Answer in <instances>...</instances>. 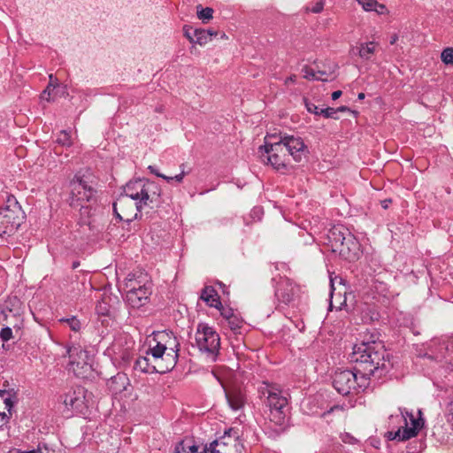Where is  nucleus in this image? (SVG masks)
I'll return each instance as SVG.
<instances>
[{"label": "nucleus", "instance_id": "obj_1", "mask_svg": "<svg viewBox=\"0 0 453 453\" xmlns=\"http://www.w3.org/2000/svg\"><path fill=\"white\" fill-rule=\"evenodd\" d=\"M350 360L356 364L353 370H337L333 377L334 388L342 395L364 391L369 386L370 377L384 366L383 347L374 341L357 343Z\"/></svg>", "mask_w": 453, "mask_h": 453}, {"label": "nucleus", "instance_id": "obj_2", "mask_svg": "<svg viewBox=\"0 0 453 453\" xmlns=\"http://www.w3.org/2000/svg\"><path fill=\"white\" fill-rule=\"evenodd\" d=\"M179 351L180 342L173 332H156L149 342L146 356L139 357L134 368L146 373H165L176 365Z\"/></svg>", "mask_w": 453, "mask_h": 453}, {"label": "nucleus", "instance_id": "obj_3", "mask_svg": "<svg viewBox=\"0 0 453 453\" xmlns=\"http://www.w3.org/2000/svg\"><path fill=\"white\" fill-rule=\"evenodd\" d=\"M307 152V147L301 137L281 133L279 135L267 134L265 144L258 148L262 161L282 173L288 170L290 157L296 162H300Z\"/></svg>", "mask_w": 453, "mask_h": 453}, {"label": "nucleus", "instance_id": "obj_4", "mask_svg": "<svg viewBox=\"0 0 453 453\" xmlns=\"http://www.w3.org/2000/svg\"><path fill=\"white\" fill-rule=\"evenodd\" d=\"M159 196L160 188L155 182L142 179L131 180L125 186L124 195L113 203L114 213L120 220L131 222L133 219L129 218L127 212L123 211L124 215H121L118 211L119 208L122 209L127 205L128 198L136 201L135 207L140 211L142 206L153 207L159 202Z\"/></svg>", "mask_w": 453, "mask_h": 453}, {"label": "nucleus", "instance_id": "obj_5", "mask_svg": "<svg viewBox=\"0 0 453 453\" xmlns=\"http://www.w3.org/2000/svg\"><path fill=\"white\" fill-rule=\"evenodd\" d=\"M328 244L334 253L348 261L359 257L360 244L357 239L343 226H334L327 234Z\"/></svg>", "mask_w": 453, "mask_h": 453}, {"label": "nucleus", "instance_id": "obj_6", "mask_svg": "<svg viewBox=\"0 0 453 453\" xmlns=\"http://www.w3.org/2000/svg\"><path fill=\"white\" fill-rule=\"evenodd\" d=\"M259 397L270 410L269 418L275 425L281 426L285 422V409L288 405L287 397L275 384L262 382L258 387Z\"/></svg>", "mask_w": 453, "mask_h": 453}, {"label": "nucleus", "instance_id": "obj_7", "mask_svg": "<svg viewBox=\"0 0 453 453\" xmlns=\"http://www.w3.org/2000/svg\"><path fill=\"white\" fill-rule=\"evenodd\" d=\"M194 346L208 362H215L220 348L219 335L213 327L199 323L195 334Z\"/></svg>", "mask_w": 453, "mask_h": 453}, {"label": "nucleus", "instance_id": "obj_8", "mask_svg": "<svg viewBox=\"0 0 453 453\" xmlns=\"http://www.w3.org/2000/svg\"><path fill=\"white\" fill-rule=\"evenodd\" d=\"M25 213L14 196H7L5 204L0 208V236L12 235L20 226Z\"/></svg>", "mask_w": 453, "mask_h": 453}, {"label": "nucleus", "instance_id": "obj_9", "mask_svg": "<svg viewBox=\"0 0 453 453\" xmlns=\"http://www.w3.org/2000/svg\"><path fill=\"white\" fill-rule=\"evenodd\" d=\"M66 355L69 357L68 370L75 376L84 378L91 371L88 354L80 344L66 345Z\"/></svg>", "mask_w": 453, "mask_h": 453}, {"label": "nucleus", "instance_id": "obj_10", "mask_svg": "<svg viewBox=\"0 0 453 453\" xmlns=\"http://www.w3.org/2000/svg\"><path fill=\"white\" fill-rule=\"evenodd\" d=\"M70 205L73 207L83 206L85 203L92 201L96 195L95 188L82 177L75 176L70 182Z\"/></svg>", "mask_w": 453, "mask_h": 453}, {"label": "nucleus", "instance_id": "obj_11", "mask_svg": "<svg viewBox=\"0 0 453 453\" xmlns=\"http://www.w3.org/2000/svg\"><path fill=\"white\" fill-rule=\"evenodd\" d=\"M243 445L238 433L234 429L225 432L224 435L209 445L210 453H242Z\"/></svg>", "mask_w": 453, "mask_h": 453}, {"label": "nucleus", "instance_id": "obj_12", "mask_svg": "<svg viewBox=\"0 0 453 453\" xmlns=\"http://www.w3.org/2000/svg\"><path fill=\"white\" fill-rule=\"evenodd\" d=\"M91 393L82 387H76L63 396L65 406L76 413H84L91 402Z\"/></svg>", "mask_w": 453, "mask_h": 453}, {"label": "nucleus", "instance_id": "obj_13", "mask_svg": "<svg viewBox=\"0 0 453 453\" xmlns=\"http://www.w3.org/2000/svg\"><path fill=\"white\" fill-rule=\"evenodd\" d=\"M295 294L296 287L289 279H282L279 281L275 289V296L280 302L285 304L289 303Z\"/></svg>", "mask_w": 453, "mask_h": 453}, {"label": "nucleus", "instance_id": "obj_14", "mask_svg": "<svg viewBox=\"0 0 453 453\" xmlns=\"http://www.w3.org/2000/svg\"><path fill=\"white\" fill-rule=\"evenodd\" d=\"M151 295V285H143L142 288L136 291H127L126 295L127 302L134 308H139L146 303Z\"/></svg>", "mask_w": 453, "mask_h": 453}, {"label": "nucleus", "instance_id": "obj_15", "mask_svg": "<svg viewBox=\"0 0 453 453\" xmlns=\"http://www.w3.org/2000/svg\"><path fill=\"white\" fill-rule=\"evenodd\" d=\"M125 289L127 291H136L138 288H142L143 285H151V282L147 274L139 273H129L125 279Z\"/></svg>", "mask_w": 453, "mask_h": 453}, {"label": "nucleus", "instance_id": "obj_16", "mask_svg": "<svg viewBox=\"0 0 453 453\" xmlns=\"http://www.w3.org/2000/svg\"><path fill=\"white\" fill-rule=\"evenodd\" d=\"M410 417L411 421V426H408V425L406 424L405 426L399 428L394 434V439H396L398 441H406L417 435L418 430L421 427L420 422L419 420L415 419L412 415H410Z\"/></svg>", "mask_w": 453, "mask_h": 453}, {"label": "nucleus", "instance_id": "obj_17", "mask_svg": "<svg viewBox=\"0 0 453 453\" xmlns=\"http://www.w3.org/2000/svg\"><path fill=\"white\" fill-rule=\"evenodd\" d=\"M378 47V42L374 41L360 42L357 46V55L364 61L372 60V56L375 54Z\"/></svg>", "mask_w": 453, "mask_h": 453}, {"label": "nucleus", "instance_id": "obj_18", "mask_svg": "<svg viewBox=\"0 0 453 453\" xmlns=\"http://www.w3.org/2000/svg\"><path fill=\"white\" fill-rule=\"evenodd\" d=\"M429 348L431 349H434V351L432 350V352L435 354L436 357H442L447 351H449L450 349H453V341L445 339H434L431 341Z\"/></svg>", "mask_w": 453, "mask_h": 453}, {"label": "nucleus", "instance_id": "obj_19", "mask_svg": "<svg viewBox=\"0 0 453 453\" xmlns=\"http://www.w3.org/2000/svg\"><path fill=\"white\" fill-rule=\"evenodd\" d=\"M129 380L124 373H118L109 382V388L113 394H119L127 389Z\"/></svg>", "mask_w": 453, "mask_h": 453}, {"label": "nucleus", "instance_id": "obj_20", "mask_svg": "<svg viewBox=\"0 0 453 453\" xmlns=\"http://www.w3.org/2000/svg\"><path fill=\"white\" fill-rule=\"evenodd\" d=\"M365 12H375L379 15L388 14V10L385 4L377 0H357Z\"/></svg>", "mask_w": 453, "mask_h": 453}, {"label": "nucleus", "instance_id": "obj_21", "mask_svg": "<svg viewBox=\"0 0 453 453\" xmlns=\"http://www.w3.org/2000/svg\"><path fill=\"white\" fill-rule=\"evenodd\" d=\"M201 299L211 307L219 308V306H221L217 291L211 286H207L203 289Z\"/></svg>", "mask_w": 453, "mask_h": 453}, {"label": "nucleus", "instance_id": "obj_22", "mask_svg": "<svg viewBox=\"0 0 453 453\" xmlns=\"http://www.w3.org/2000/svg\"><path fill=\"white\" fill-rule=\"evenodd\" d=\"M198 446L191 444L188 440L180 441L175 448V453H210L209 446H206L201 452L198 451Z\"/></svg>", "mask_w": 453, "mask_h": 453}, {"label": "nucleus", "instance_id": "obj_23", "mask_svg": "<svg viewBox=\"0 0 453 453\" xmlns=\"http://www.w3.org/2000/svg\"><path fill=\"white\" fill-rule=\"evenodd\" d=\"M226 398L230 407L234 411L240 410L244 404V397L239 392L227 393Z\"/></svg>", "mask_w": 453, "mask_h": 453}, {"label": "nucleus", "instance_id": "obj_24", "mask_svg": "<svg viewBox=\"0 0 453 453\" xmlns=\"http://www.w3.org/2000/svg\"><path fill=\"white\" fill-rule=\"evenodd\" d=\"M8 453H54L52 450L49 449V447L45 443H38L36 448L21 449H12L8 451Z\"/></svg>", "mask_w": 453, "mask_h": 453}, {"label": "nucleus", "instance_id": "obj_25", "mask_svg": "<svg viewBox=\"0 0 453 453\" xmlns=\"http://www.w3.org/2000/svg\"><path fill=\"white\" fill-rule=\"evenodd\" d=\"M194 35L196 36L195 43L201 46L210 42V30L196 28L194 29Z\"/></svg>", "mask_w": 453, "mask_h": 453}, {"label": "nucleus", "instance_id": "obj_26", "mask_svg": "<svg viewBox=\"0 0 453 453\" xmlns=\"http://www.w3.org/2000/svg\"><path fill=\"white\" fill-rule=\"evenodd\" d=\"M58 322L67 326L73 332H79L81 327V321L75 316L62 318Z\"/></svg>", "mask_w": 453, "mask_h": 453}, {"label": "nucleus", "instance_id": "obj_27", "mask_svg": "<svg viewBox=\"0 0 453 453\" xmlns=\"http://www.w3.org/2000/svg\"><path fill=\"white\" fill-rule=\"evenodd\" d=\"M303 78L307 80H316V81H327V77H321L317 74V71H315L312 68L310 67H304L303 69Z\"/></svg>", "mask_w": 453, "mask_h": 453}, {"label": "nucleus", "instance_id": "obj_28", "mask_svg": "<svg viewBox=\"0 0 453 453\" xmlns=\"http://www.w3.org/2000/svg\"><path fill=\"white\" fill-rule=\"evenodd\" d=\"M57 142L62 146L69 147L73 144L70 134L64 130L61 131L57 138Z\"/></svg>", "mask_w": 453, "mask_h": 453}, {"label": "nucleus", "instance_id": "obj_29", "mask_svg": "<svg viewBox=\"0 0 453 453\" xmlns=\"http://www.w3.org/2000/svg\"><path fill=\"white\" fill-rule=\"evenodd\" d=\"M57 79L53 77L52 74L50 75V83L47 88L43 90L42 98L47 101H50V96L51 94V88L54 89L57 87Z\"/></svg>", "mask_w": 453, "mask_h": 453}, {"label": "nucleus", "instance_id": "obj_30", "mask_svg": "<svg viewBox=\"0 0 453 453\" xmlns=\"http://www.w3.org/2000/svg\"><path fill=\"white\" fill-rule=\"evenodd\" d=\"M226 323L232 331L236 332L242 327L243 321L237 314H234Z\"/></svg>", "mask_w": 453, "mask_h": 453}, {"label": "nucleus", "instance_id": "obj_31", "mask_svg": "<svg viewBox=\"0 0 453 453\" xmlns=\"http://www.w3.org/2000/svg\"><path fill=\"white\" fill-rule=\"evenodd\" d=\"M213 10L210 7L201 8L200 11H197V16L203 22H206L212 19Z\"/></svg>", "mask_w": 453, "mask_h": 453}, {"label": "nucleus", "instance_id": "obj_32", "mask_svg": "<svg viewBox=\"0 0 453 453\" xmlns=\"http://www.w3.org/2000/svg\"><path fill=\"white\" fill-rule=\"evenodd\" d=\"M441 61L446 65H453V48H446L441 54Z\"/></svg>", "mask_w": 453, "mask_h": 453}, {"label": "nucleus", "instance_id": "obj_33", "mask_svg": "<svg viewBox=\"0 0 453 453\" xmlns=\"http://www.w3.org/2000/svg\"><path fill=\"white\" fill-rule=\"evenodd\" d=\"M12 330L9 326L3 327L0 331V338L3 342H8L12 339Z\"/></svg>", "mask_w": 453, "mask_h": 453}, {"label": "nucleus", "instance_id": "obj_34", "mask_svg": "<svg viewBox=\"0 0 453 453\" xmlns=\"http://www.w3.org/2000/svg\"><path fill=\"white\" fill-rule=\"evenodd\" d=\"M180 173L175 176H173V177H170L168 176V179H169V182L170 183L172 180H175L176 182L178 183H181L183 181V179L185 177V175L187 174V173L185 172L184 168H185V165L184 164H181L180 165Z\"/></svg>", "mask_w": 453, "mask_h": 453}, {"label": "nucleus", "instance_id": "obj_35", "mask_svg": "<svg viewBox=\"0 0 453 453\" xmlns=\"http://www.w3.org/2000/svg\"><path fill=\"white\" fill-rule=\"evenodd\" d=\"M320 112L325 118L337 119L335 115L338 112V110L335 108L326 107L325 109H321Z\"/></svg>", "mask_w": 453, "mask_h": 453}, {"label": "nucleus", "instance_id": "obj_36", "mask_svg": "<svg viewBox=\"0 0 453 453\" xmlns=\"http://www.w3.org/2000/svg\"><path fill=\"white\" fill-rule=\"evenodd\" d=\"M220 310V314L223 317V319L227 321L229 320L233 316H234V311L228 307H223L222 305L219 308Z\"/></svg>", "mask_w": 453, "mask_h": 453}, {"label": "nucleus", "instance_id": "obj_37", "mask_svg": "<svg viewBox=\"0 0 453 453\" xmlns=\"http://www.w3.org/2000/svg\"><path fill=\"white\" fill-rule=\"evenodd\" d=\"M184 36L191 42L195 43L196 36L194 35V29L188 25L183 27Z\"/></svg>", "mask_w": 453, "mask_h": 453}, {"label": "nucleus", "instance_id": "obj_38", "mask_svg": "<svg viewBox=\"0 0 453 453\" xmlns=\"http://www.w3.org/2000/svg\"><path fill=\"white\" fill-rule=\"evenodd\" d=\"M338 281L340 284H342V278H334V279H330V285H331V292H330V296H331V302H330V306L332 307L333 306V299L334 297H336L337 294L335 293V288H334V284L335 282Z\"/></svg>", "mask_w": 453, "mask_h": 453}, {"label": "nucleus", "instance_id": "obj_39", "mask_svg": "<svg viewBox=\"0 0 453 453\" xmlns=\"http://www.w3.org/2000/svg\"><path fill=\"white\" fill-rule=\"evenodd\" d=\"M305 107L307 111L311 113H313L315 115H321L320 110L316 104L313 103L305 101Z\"/></svg>", "mask_w": 453, "mask_h": 453}, {"label": "nucleus", "instance_id": "obj_40", "mask_svg": "<svg viewBox=\"0 0 453 453\" xmlns=\"http://www.w3.org/2000/svg\"><path fill=\"white\" fill-rule=\"evenodd\" d=\"M6 391H0V395L4 398V403L5 404V408L8 410V411H11V409L13 406V402L12 401L11 397H5Z\"/></svg>", "mask_w": 453, "mask_h": 453}, {"label": "nucleus", "instance_id": "obj_41", "mask_svg": "<svg viewBox=\"0 0 453 453\" xmlns=\"http://www.w3.org/2000/svg\"><path fill=\"white\" fill-rule=\"evenodd\" d=\"M148 169L150 170V172L152 173V174H155L156 176L159 177V178H162L164 180H165L167 182H169V179H168V176L161 173L158 169L154 166V165H150L148 167Z\"/></svg>", "mask_w": 453, "mask_h": 453}, {"label": "nucleus", "instance_id": "obj_42", "mask_svg": "<svg viewBox=\"0 0 453 453\" xmlns=\"http://www.w3.org/2000/svg\"><path fill=\"white\" fill-rule=\"evenodd\" d=\"M10 419L9 415H7L5 412H0V427L4 426L8 423Z\"/></svg>", "mask_w": 453, "mask_h": 453}, {"label": "nucleus", "instance_id": "obj_43", "mask_svg": "<svg viewBox=\"0 0 453 453\" xmlns=\"http://www.w3.org/2000/svg\"><path fill=\"white\" fill-rule=\"evenodd\" d=\"M323 10V3L322 2H319L317 3L311 9V11L313 12V13H319L321 11Z\"/></svg>", "mask_w": 453, "mask_h": 453}, {"label": "nucleus", "instance_id": "obj_44", "mask_svg": "<svg viewBox=\"0 0 453 453\" xmlns=\"http://www.w3.org/2000/svg\"><path fill=\"white\" fill-rule=\"evenodd\" d=\"M317 74L321 77H327V81H329L332 76V73H328L326 71H317Z\"/></svg>", "mask_w": 453, "mask_h": 453}, {"label": "nucleus", "instance_id": "obj_45", "mask_svg": "<svg viewBox=\"0 0 453 453\" xmlns=\"http://www.w3.org/2000/svg\"><path fill=\"white\" fill-rule=\"evenodd\" d=\"M296 75L294 74V75H291V76L288 77L285 80L284 83H285V85H288L289 83L296 82Z\"/></svg>", "mask_w": 453, "mask_h": 453}, {"label": "nucleus", "instance_id": "obj_46", "mask_svg": "<svg viewBox=\"0 0 453 453\" xmlns=\"http://www.w3.org/2000/svg\"><path fill=\"white\" fill-rule=\"evenodd\" d=\"M252 216H257V217H259L260 214H262V208L260 207H256L252 210V212H251Z\"/></svg>", "mask_w": 453, "mask_h": 453}, {"label": "nucleus", "instance_id": "obj_47", "mask_svg": "<svg viewBox=\"0 0 453 453\" xmlns=\"http://www.w3.org/2000/svg\"><path fill=\"white\" fill-rule=\"evenodd\" d=\"M342 91L341 90H336L334 92L332 93V99L333 100H337L341 96H342Z\"/></svg>", "mask_w": 453, "mask_h": 453}, {"label": "nucleus", "instance_id": "obj_48", "mask_svg": "<svg viewBox=\"0 0 453 453\" xmlns=\"http://www.w3.org/2000/svg\"><path fill=\"white\" fill-rule=\"evenodd\" d=\"M391 203V200L390 199H385L383 201H381V206L384 208V209H387L388 208L389 204Z\"/></svg>", "mask_w": 453, "mask_h": 453}, {"label": "nucleus", "instance_id": "obj_49", "mask_svg": "<svg viewBox=\"0 0 453 453\" xmlns=\"http://www.w3.org/2000/svg\"><path fill=\"white\" fill-rule=\"evenodd\" d=\"M96 309H97V311H98V312H100V313H102V314H106V312H107L106 308H105V307H103V304H102V303H100V304L96 307Z\"/></svg>", "mask_w": 453, "mask_h": 453}, {"label": "nucleus", "instance_id": "obj_50", "mask_svg": "<svg viewBox=\"0 0 453 453\" xmlns=\"http://www.w3.org/2000/svg\"><path fill=\"white\" fill-rule=\"evenodd\" d=\"M119 355H120V357H121L123 359H127V358H128V356H129V354H128V352L127 351V349H125L122 353H120V352H119Z\"/></svg>", "mask_w": 453, "mask_h": 453}, {"label": "nucleus", "instance_id": "obj_51", "mask_svg": "<svg viewBox=\"0 0 453 453\" xmlns=\"http://www.w3.org/2000/svg\"><path fill=\"white\" fill-rule=\"evenodd\" d=\"M336 110H338V112L339 111H349V109L346 106H341V107H338V108H335Z\"/></svg>", "mask_w": 453, "mask_h": 453}, {"label": "nucleus", "instance_id": "obj_52", "mask_svg": "<svg viewBox=\"0 0 453 453\" xmlns=\"http://www.w3.org/2000/svg\"><path fill=\"white\" fill-rule=\"evenodd\" d=\"M209 30H210V41H211L212 36H216L217 35V32L213 31L211 29H209Z\"/></svg>", "mask_w": 453, "mask_h": 453}, {"label": "nucleus", "instance_id": "obj_53", "mask_svg": "<svg viewBox=\"0 0 453 453\" xmlns=\"http://www.w3.org/2000/svg\"><path fill=\"white\" fill-rule=\"evenodd\" d=\"M119 347V344L117 342H115L113 345H112V350L114 353L118 354L117 352V348Z\"/></svg>", "mask_w": 453, "mask_h": 453}, {"label": "nucleus", "instance_id": "obj_54", "mask_svg": "<svg viewBox=\"0 0 453 453\" xmlns=\"http://www.w3.org/2000/svg\"><path fill=\"white\" fill-rule=\"evenodd\" d=\"M79 265H80V262L79 261H75V262L73 263V269L77 268Z\"/></svg>", "mask_w": 453, "mask_h": 453}, {"label": "nucleus", "instance_id": "obj_55", "mask_svg": "<svg viewBox=\"0 0 453 453\" xmlns=\"http://www.w3.org/2000/svg\"><path fill=\"white\" fill-rule=\"evenodd\" d=\"M365 94H364V93H359V94H358V96H357V97H358V99H359V100L364 99V98H365Z\"/></svg>", "mask_w": 453, "mask_h": 453}, {"label": "nucleus", "instance_id": "obj_56", "mask_svg": "<svg viewBox=\"0 0 453 453\" xmlns=\"http://www.w3.org/2000/svg\"><path fill=\"white\" fill-rule=\"evenodd\" d=\"M396 40H397V36H396V35H395V36L391 39L390 43H391V44H394V43L396 42Z\"/></svg>", "mask_w": 453, "mask_h": 453}, {"label": "nucleus", "instance_id": "obj_57", "mask_svg": "<svg viewBox=\"0 0 453 453\" xmlns=\"http://www.w3.org/2000/svg\"><path fill=\"white\" fill-rule=\"evenodd\" d=\"M388 437H389V439H393V440H395V439L393 438V437H394L393 433H389V436H388Z\"/></svg>", "mask_w": 453, "mask_h": 453}, {"label": "nucleus", "instance_id": "obj_58", "mask_svg": "<svg viewBox=\"0 0 453 453\" xmlns=\"http://www.w3.org/2000/svg\"><path fill=\"white\" fill-rule=\"evenodd\" d=\"M386 287L380 286V292L382 293L385 290Z\"/></svg>", "mask_w": 453, "mask_h": 453}, {"label": "nucleus", "instance_id": "obj_59", "mask_svg": "<svg viewBox=\"0 0 453 453\" xmlns=\"http://www.w3.org/2000/svg\"><path fill=\"white\" fill-rule=\"evenodd\" d=\"M451 423H452V426H453V413H452V418H451Z\"/></svg>", "mask_w": 453, "mask_h": 453}]
</instances>
